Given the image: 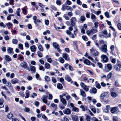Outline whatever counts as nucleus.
<instances>
[{
	"label": "nucleus",
	"mask_w": 121,
	"mask_h": 121,
	"mask_svg": "<svg viewBox=\"0 0 121 121\" xmlns=\"http://www.w3.org/2000/svg\"><path fill=\"white\" fill-rule=\"evenodd\" d=\"M97 32V29L95 28L94 27H92L91 29L89 30H88L86 31V33L87 35H89L91 34L93 35Z\"/></svg>",
	"instance_id": "nucleus-1"
},
{
	"label": "nucleus",
	"mask_w": 121,
	"mask_h": 121,
	"mask_svg": "<svg viewBox=\"0 0 121 121\" xmlns=\"http://www.w3.org/2000/svg\"><path fill=\"white\" fill-rule=\"evenodd\" d=\"M77 21V20L76 17H72L69 20L70 25L72 26H75Z\"/></svg>",
	"instance_id": "nucleus-2"
},
{
	"label": "nucleus",
	"mask_w": 121,
	"mask_h": 121,
	"mask_svg": "<svg viewBox=\"0 0 121 121\" xmlns=\"http://www.w3.org/2000/svg\"><path fill=\"white\" fill-rule=\"evenodd\" d=\"M107 47V44H104L102 45L100 48H99L102 51L106 53L108 51Z\"/></svg>",
	"instance_id": "nucleus-3"
},
{
	"label": "nucleus",
	"mask_w": 121,
	"mask_h": 121,
	"mask_svg": "<svg viewBox=\"0 0 121 121\" xmlns=\"http://www.w3.org/2000/svg\"><path fill=\"white\" fill-rule=\"evenodd\" d=\"M90 50L91 55L95 56H98L99 52L98 51L93 48L90 49Z\"/></svg>",
	"instance_id": "nucleus-4"
},
{
	"label": "nucleus",
	"mask_w": 121,
	"mask_h": 121,
	"mask_svg": "<svg viewBox=\"0 0 121 121\" xmlns=\"http://www.w3.org/2000/svg\"><path fill=\"white\" fill-rule=\"evenodd\" d=\"M102 33V34H103L105 37L106 38L110 37L111 36V34L110 33L108 34V32L107 30H103Z\"/></svg>",
	"instance_id": "nucleus-5"
},
{
	"label": "nucleus",
	"mask_w": 121,
	"mask_h": 121,
	"mask_svg": "<svg viewBox=\"0 0 121 121\" xmlns=\"http://www.w3.org/2000/svg\"><path fill=\"white\" fill-rule=\"evenodd\" d=\"M20 65L22 67L28 70L29 69V67L27 66L26 63L24 61H23L21 63Z\"/></svg>",
	"instance_id": "nucleus-6"
},
{
	"label": "nucleus",
	"mask_w": 121,
	"mask_h": 121,
	"mask_svg": "<svg viewBox=\"0 0 121 121\" xmlns=\"http://www.w3.org/2000/svg\"><path fill=\"white\" fill-rule=\"evenodd\" d=\"M63 113L65 114L69 115L71 113V110L68 108H66L63 111Z\"/></svg>",
	"instance_id": "nucleus-7"
},
{
	"label": "nucleus",
	"mask_w": 121,
	"mask_h": 121,
	"mask_svg": "<svg viewBox=\"0 0 121 121\" xmlns=\"http://www.w3.org/2000/svg\"><path fill=\"white\" fill-rule=\"evenodd\" d=\"M10 82L13 84L18 83L19 82L17 78H14L10 80Z\"/></svg>",
	"instance_id": "nucleus-8"
},
{
	"label": "nucleus",
	"mask_w": 121,
	"mask_h": 121,
	"mask_svg": "<svg viewBox=\"0 0 121 121\" xmlns=\"http://www.w3.org/2000/svg\"><path fill=\"white\" fill-rule=\"evenodd\" d=\"M101 58L102 59L101 60H108L109 59L106 55H102L101 56Z\"/></svg>",
	"instance_id": "nucleus-9"
},
{
	"label": "nucleus",
	"mask_w": 121,
	"mask_h": 121,
	"mask_svg": "<svg viewBox=\"0 0 121 121\" xmlns=\"http://www.w3.org/2000/svg\"><path fill=\"white\" fill-rule=\"evenodd\" d=\"M80 95H82L83 97H84L86 96V95L85 93L82 89H80Z\"/></svg>",
	"instance_id": "nucleus-10"
},
{
	"label": "nucleus",
	"mask_w": 121,
	"mask_h": 121,
	"mask_svg": "<svg viewBox=\"0 0 121 121\" xmlns=\"http://www.w3.org/2000/svg\"><path fill=\"white\" fill-rule=\"evenodd\" d=\"M47 96L45 95H43L42 97V100L43 101L45 104H46L47 102Z\"/></svg>",
	"instance_id": "nucleus-11"
},
{
	"label": "nucleus",
	"mask_w": 121,
	"mask_h": 121,
	"mask_svg": "<svg viewBox=\"0 0 121 121\" xmlns=\"http://www.w3.org/2000/svg\"><path fill=\"white\" fill-rule=\"evenodd\" d=\"M41 22L38 19H36V20H35L34 21V22L35 24L36 25V27H38L39 26V24Z\"/></svg>",
	"instance_id": "nucleus-12"
},
{
	"label": "nucleus",
	"mask_w": 121,
	"mask_h": 121,
	"mask_svg": "<svg viewBox=\"0 0 121 121\" xmlns=\"http://www.w3.org/2000/svg\"><path fill=\"white\" fill-rule=\"evenodd\" d=\"M97 91L96 89L94 87L92 88L89 91V92L90 93H93L95 94L96 93Z\"/></svg>",
	"instance_id": "nucleus-13"
},
{
	"label": "nucleus",
	"mask_w": 121,
	"mask_h": 121,
	"mask_svg": "<svg viewBox=\"0 0 121 121\" xmlns=\"http://www.w3.org/2000/svg\"><path fill=\"white\" fill-rule=\"evenodd\" d=\"M65 78L66 80L69 82L71 81V78L68 75H65Z\"/></svg>",
	"instance_id": "nucleus-14"
},
{
	"label": "nucleus",
	"mask_w": 121,
	"mask_h": 121,
	"mask_svg": "<svg viewBox=\"0 0 121 121\" xmlns=\"http://www.w3.org/2000/svg\"><path fill=\"white\" fill-rule=\"evenodd\" d=\"M60 100L63 105L65 106L66 105L67 102L65 98H62L60 99Z\"/></svg>",
	"instance_id": "nucleus-15"
},
{
	"label": "nucleus",
	"mask_w": 121,
	"mask_h": 121,
	"mask_svg": "<svg viewBox=\"0 0 121 121\" xmlns=\"http://www.w3.org/2000/svg\"><path fill=\"white\" fill-rule=\"evenodd\" d=\"M72 119L73 121H78V117L76 115H73L72 117Z\"/></svg>",
	"instance_id": "nucleus-16"
},
{
	"label": "nucleus",
	"mask_w": 121,
	"mask_h": 121,
	"mask_svg": "<svg viewBox=\"0 0 121 121\" xmlns=\"http://www.w3.org/2000/svg\"><path fill=\"white\" fill-rule=\"evenodd\" d=\"M4 102V100L3 99L1 98L0 99V108H3L4 107L3 104Z\"/></svg>",
	"instance_id": "nucleus-17"
},
{
	"label": "nucleus",
	"mask_w": 121,
	"mask_h": 121,
	"mask_svg": "<svg viewBox=\"0 0 121 121\" xmlns=\"http://www.w3.org/2000/svg\"><path fill=\"white\" fill-rule=\"evenodd\" d=\"M30 48L32 52H35L36 51V47L35 45H33L30 47Z\"/></svg>",
	"instance_id": "nucleus-18"
},
{
	"label": "nucleus",
	"mask_w": 121,
	"mask_h": 121,
	"mask_svg": "<svg viewBox=\"0 0 121 121\" xmlns=\"http://www.w3.org/2000/svg\"><path fill=\"white\" fill-rule=\"evenodd\" d=\"M7 51L9 53L11 54L13 52V48L10 47H9L7 49Z\"/></svg>",
	"instance_id": "nucleus-19"
},
{
	"label": "nucleus",
	"mask_w": 121,
	"mask_h": 121,
	"mask_svg": "<svg viewBox=\"0 0 121 121\" xmlns=\"http://www.w3.org/2000/svg\"><path fill=\"white\" fill-rule=\"evenodd\" d=\"M4 58L6 60H11V57L8 55H5Z\"/></svg>",
	"instance_id": "nucleus-20"
},
{
	"label": "nucleus",
	"mask_w": 121,
	"mask_h": 121,
	"mask_svg": "<svg viewBox=\"0 0 121 121\" xmlns=\"http://www.w3.org/2000/svg\"><path fill=\"white\" fill-rule=\"evenodd\" d=\"M63 56L65 60H69L68 58L69 56L66 53L63 54L62 55Z\"/></svg>",
	"instance_id": "nucleus-21"
},
{
	"label": "nucleus",
	"mask_w": 121,
	"mask_h": 121,
	"mask_svg": "<svg viewBox=\"0 0 121 121\" xmlns=\"http://www.w3.org/2000/svg\"><path fill=\"white\" fill-rule=\"evenodd\" d=\"M117 108L116 107L112 108L111 110V112L112 113H114L115 112L117 111Z\"/></svg>",
	"instance_id": "nucleus-22"
},
{
	"label": "nucleus",
	"mask_w": 121,
	"mask_h": 121,
	"mask_svg": "<svg viewBox=\"0 0 121 121\" xmlns=\"http://www.w3.org/2000/svg\"><path fill=\"white\" fill-rule=\"evenodd\" d=\"M89 87L86 85L84 86H83L82 88L86 92L88 91L89 88Z\"/></svg>",
	"instance_id": "nucleus-23"
},
{
	"label": "nucleus",
	"mask_w": 121,
	"mask_h": 121,
	"mask_svg": "<svg viewBox=\"0 0 121 121\" xmlns=\"http://www.w3.org/2000/svg\"><path fill=\"white\" fill-rule=\"evenodd\" d=\"M72 111L73 112H78L79 111V109L75 107H74L73 108H72Z\"/></svg>",
	"instance_id": "nucleus-24"
},
{
	"label": "nucleus",
	"mask_w": 121,
	"mask_h": 121,
	"mask_svg": "<svg viewBox=\"0 0 121 121\" xmlns=\"http://www.w3.org/2000/svg\"><path fill=\"white\" fill-rule=\"evenodd\" d=\"M13 117V115L12 113L10 112L9 113L7 116L8 118L9 119H11Z\"/></svg>",
	"instance_id": "nucleus-25"
},
{
	"label": "nucleus",
	"mask_w": 121,
	"mask_h": 121,
	"mask_svg": "<svg viewBox=\"0 0 121 121\" xmlns=\"http://www.w3.org/2000/svg\"><path fill=\"white\" fill-rule=\"evenodd\" d=\"M30 69L33 73H35L36 69L34 66H31L30 67Z\"/></svg>",
	"instance_id": "nucleus-26"
},
{
	"label": "nucleus",
	"mask_w": 121,
	"mask_h": 121,
	"mask_svg": "<svg viewBox=\"0 0 121 121\" xmlns=\"http://www.w3.org/2000/svg\"><path fill=\"white\" fill-rule=\"evenodd\" d=\"M53 45L54 48H56L60 47L59 46L56 42H54L53 43Z\"/></svg>",
	"instance_id": "nucleus-27"
},
{
	"label": "nucleus",
	"mask_w": 121,
	"mask_h": 121,
	"mask_svg": "<svg viewBox=\"0 0 121 121\" xmlns=\"http://www.w3.org/2000/svg\"><path fill=\"white\" fill-rule=\"evenodd\" d=\"M50 106L55 109H56L57 107V105L53 103H51Z\"/></svg>",
	"instance_id": "nucleus-28"
},
{
	"label": "nucleus",
	"mask_w": 121,
	"mask_h": 121,
	"mask_svg": "<svg viewBox=\"0 0 121 121\" xmlns=\"http://www.w3.org/2000/svg\"><path fill=\"white\" fill-rule=\"evenodd\" d=\"M21 11L20 9L18 8L17 9V10L16 11V13H15L16 14H17V16H20V13Z\"/></svg>",
	"instance_id": "nucleus-29"
},
{
	"label": "nucleus",
	"mask_w": 121,
	"mask_h": 121,
	"mask_svg": "<svg viewBox=\"0 0 121 121\" xmlns=\"http://www.w3.org/2000/svg\"><path fill=\"white\" fill-rule=\"evenodd\" d=\"M57 87L59 89H61L63 87L62 85L60 83H58L57 85Z\"/></svg>",
	"instance_id": "nucleus-30"
},
{
	"label": "nucleus",
	"mask_w": 121,
	"mask_h": 121,
	"mask_svg": "<svg viewBox=\"0 0 121 121\" xmlns=\"http://www.w3.org/2000/svg\"><path fill=\"white\" fill-rule=\"evenodd\" d=\"M26 95L25 97V98H27L29 96V91L28 90H27L26 91Z\"/></svg>",
	"instance_id": "nucleus-31"
},
{
	"label": "nucleus",
	"mask_w": 121,
	"mask_h": 121,
	"mask_svg": "<svg viewBox=\"0 0 121 121\" xmlns=\"http://www.w3.org/2000/svg\"><path fill=\"white\" fill-rule=\"evenodd\" d=\"M86 19V18L85 17L83 16H82L80 17V20L82 22H84Z\"/></svg>",
	"instance_id": "nucleus-32"
},
{
	"label": "nucleus",
	"mask_w": 121,
	"mask_h": 121,
	"mask_svg": "<svg viewBox=\"0 0 121 121\" xmlns=\"http://www.w3.org/2000/svg\"><path fill=\"white\" fill-rule=\"evenodd\" d=\"M5 84H6L8 87H11L12 85L11 83L9 81H7Z\"/></svg>",
	"instance_id": "nucleus-33"
},
{
	"label": "nucleus",
	"mask_w": 121,
	"mask_h": 121,
	"mask_svg": "<svg viewBox=\"0 0 121 121\" xmlns=\"http://www.w3.org/2000/svg\"><path fill=\"white\" fill-rule=\"evenodd\" d=\"M90 108L94 113H95L96 112V110L95 108L93 106H91L90 107Z\"/></svg>",
	"instance_id": "nucleus-34"
},
{
	"label": "nucleus",
	"mask_w": 121,
	"mask_h": 121,
	"mask_svg": "<svg viewBox=\"0 0 121 121\" xmlns=\"http://www.w3.org/2000/svg\"><path fill=\"white\" fill-rule=\"evenodd\" d=\"M66 6L65 4L62 5L61 10L63 11H65L66 9Z\"/></svg>",
	"instance_id": "nucleus-35"
},
{
	"label": "nucleus",
	"mask_w": 121,
	"mask_h": 121,
	"mask_svg": "<svg viewBox=\"0 0 121 121\" xmlns=\"http://www.w3.org/2000/svg\"><path fill=\"white\" fill-rule=\"evenodd\" d=\"M91 19L92 20H94L96 19V17L95 15L92 13L91 14Z\"/></svg>",
	"instance_id": "nucleus-36"
},
{
	"label": "nucleus",
	"mask_w": 121,
	"mask_h": 121,
	"mask_svg": "<svg viewBox=\"0 0 121 121\" xmlns=\"http://www.w3.org/2000/svg\"><path fill=\"white\" fill-rule=\"evenodd\" d=\"M44 78L46 82H48L50 81V78L49 77L46 76Z\"/></svg>",
	"instance_id": "nucleus-37"
},
{
	"label": "nucleus",
	"mask_w": 121,
	"mask_h": 121,
	"mask_svg": "<svg viewBox=\"0 0 121 121\" xmlns=\"http://www.w3.org/2000/svg\"><path fill=\"white\" fill-rule=\"evenodd\" d=\"M60 0H56V3L57 5H60L61 4V2Z\"/></svg>",
	"instance_id": "nucleus-38"
},
{
	"label": "nucleus",
	"mask_w": 121,
	"mask_h": 121,
	"mask_svg": "<svg viewBox=\"0 0 121 121\" xmlns=\"http://www.w3.org/2000/svg\"><path fill=\"white\" fill-rule=\"evenodd\" d=\"M106 96V95L104 93L102 94L100 96V99H103Z\"/></svg>",
	"instance_id": "nucleus-39"
},
{
	"label": "nucleus",
	"mask_w": 121,
	"mask_h": 121,
	"mask_svg": "<svg viewBox=\"0 0 121 121\" xmlns=\"http://www.w3.org/2000/svg\"><path fill=\"white\" fill-rule=\"evenodd\" d=\"M114 68L117 71H119L120 70V67L116 65L114 66Z\"/></svg>",
	"instance_id": "nucleus-40"
},
{
	"label": "nucleus",
	"mask_w": 121,
	"mask_h": 121,
	"mask_svg": "<svg viewBox=\"0 0 121 121\" xmlns=\"http://www.w3.org/2000/svg\"><path fill=\"white\" fill-rule=\"evenodd\" d=\"M110 105H107L106 106V111H104V112L108 113L109 112V110L110 108Z\"/></svg>",
	"instance_id": "nucleus-41"
},
{
	"label": "nucleus",
	"mask_w": 121,
	"mask_h": 121,
	"mask_svg": "<svg viewBox=\"0 0 121 121\" xmlns=\"http://www.w3.org/2000/svg\"><path fill=\"white\" fill-rule=\"evenodd\" d=\"M115 47L114 45H111L110 47V49L111 50V52L112 53V54L113 53V52L114 51V49Z\"/></svg>",
	"instance_id": "nucleus-42"
},
{
	"label": "nucleus",
	"mask_w": 121,
	"mask_h": 121,
	"mask_svg": "<svg viewBox=\"0 0 121 121\" xmlns=\"http://www.w3.org/2000/svg\"><path fill=\"white\" fill-rule=\"evenodd\" d=\"M50 67V64L47 63H46L45 64V67L46 69H48Z\"/></svg>",
	"instance_id": "nucleus-43"
},
{
	"label": "nucleus",
	"mask_w": 121,
	"mask_h": 121,
	"mask_svg": "<svg viewBox=\"0 0 121 121\" xmlns=\"http://www.w3.org/2000/svg\"><path fill=\"white\" fill-rule=\"evenodd\" d=\"M111 96L115 98L117 96V94L115 92H112L111 93Z\"/></svg>",
	"instance_id": "nucleus-44"
},
{
	"label": "nucleus",
	"mask_w": 121,
	"mask_h": 121,
	"mask_svg": "<svg viewBox=\"0 0 121 121\" xmlns=\"http://www.w3.org/2000/svg\"><path fill=\"white\" fill-rule=\"evenodd\" d=\"M63 17L66 20H69V17L66 14H64L63 15Z\"/></svg>",
	"instance_id": "nucleus-45"
},
{
	"label": "nucleus",
	"mask_w": 121,
	"mask_h": 121,
	"mask_svg": "<svg viewBox=\"0 0 121 121\" xmlns=\"http://www.w3.org/2000/svg\"><path fill=\"white\" fill-rule=\"evenodd\" d=\"M66 9L67 10H69L71 11H72L73 10L72 8L71 7L67 6H66Z\"/></svg>",
	"instance_id": "nucleus-46"
},
{
	"label": "nucleus",
	"mask_w": 121,
	"mask_h": 121,
	"mask_svg": "<svg viewBox=\"0 0 121 121\" xmlns=\"http://www.w3.org/2000/svg\"><path fill=\"white\" fill-rule=\"evenodd\" d=\"M107 67L108 69L110 70H111L112 69V66L110 64H108L107 65Z\"/></svg>",
	"instance_id": "nucleus-47"
},
{
	"label": "nucleus",
	"mask_w": 121,
	"mask_h": 121,
	"mask_svg": "<svg viewBox=\"0 0 121 121\" xmlns=\"http://www.w3.org/2000/svg\"><path fill=\"white\" fill-rule=\"evenodd\" d=\"M99 24V23L97 22H95L94 23V25H95V26L94 27H95V28L97 29L98 27V25Z\"/></svg>",
	"instance_id": "nucleus-48"
},
{
	"label": "nucleus",
	"mask_w": 121,
	"mask_h": 121,
	"mask_svg": "<svg viewBox=\"0 0 121 121\" xmlns=\"http://www.w3.org/2000/svg\"><path fill=\"white\" fill-rule=\"evenodd\" d=\"M38 48L40 51H43V48L41 45H39L38 47Z\"/></svg>",
	"instance_id": "nucleus-49"
},
{
	"label": "nucleus",
	"mask_w": 121,
	"mask_h": 121,
	"mask_svg": "<svg viewBox=\"0 0 121 121\" xmlns=\"http://www.w3.org/2000/svg\"><path fill=\"white\" fill-rule=\"evenodd\" d=\"M46 57L47 60H52L51 58L49 56L47 55L46 56Z\"/></svg>",
	"instance_id": "nucleus-50"
},
{
	"label": "nucleus",
	"mask_w": 121,
	"mask_h": 121,
	"mask_svg": "<svg viewBox=\"0 0 121 121\" xmlns=\"http://www.w3.org/2000/svg\"><path fill=\"white\" fill-rule=\"evenodd\" d=\"M17 40L16 39H13L12 40L13 43L14 44H16L17 43Z\"/></svg>",
	"instance_id": "nucleus-51"
},
{
	"label": "nucleus",
	"mask_w": 121,
	"mask_h": 121,
	"mask_svg": "<svg viewBox=\"0 0 121 121\" xmlns=\"http://www.w3.org/2000/svg\"><path fill=\"white\" fill-rule=\"evenodd\" d=\"M38 55L40 57H42V54L39 51H38L37 52Z\"/></svg>",
	"instance_id": "nucleus-52"
},
{
	"label": "nucleus",
	"mask_w": 121,
	"mask_h": 121,
	"mask_svg": "<svg viewBox=\"0 0 121 121\" xmlns=\"http://www.w3.org/2000/svg\"><path fill=\"white\" fill-rule=\"evenodd\" d=\"M39 69L40 70H42L43 71H44L45 69H44V68L42 66H39Z\"/></svg>",
	"instance_id": "nucleus-53"
},
{
	"label": "nucleus",
	"mask_w": 121,
	"mask_h": 121,
	"mask_svg": "<svg viewBox=\"0 0 121 121\" xmlns=\"http://www.w3.org/2000/svg\"><path fill=\"white\" fill-rule=\"evenodd\" d=\"M57 78V79L59 78V81L60 82H61L62 83H63L64 79L63 78H59L58 77Z\"/></svg>",
	"instance_id": "nucleus-54"
},
{
	"label": "nucleus",
	"mask_w": 121,
	"mask_h": 121,
	"mask_svg": "<svg viewBox=\"0 0 121 121\" xmlns=\"http://www.w3.org/2000/svg\"><path fill=\"white\" fill-rule=\"evenodd\" d=\"M68 5H71L72 4V2L69 0H67L65 2Z\"/></svg>",
	"instance_id": "nucleus-55"
},
{
	"label": "nucleus",
	"mask_w": 121,
	"mask_h": 121,
	"mask_svg": "<svg viewBox=\"0 0 121 121\" xmlns=\"http://www.w3.org/2000/svg\"><path fill=\"white\" fill-rule=\"evenodd\" d=\"M82 38L84 40L86 41L88 40L87 37L85 36H83L82 37Z\"/></svg>",
	"instance_id": "nucleus-56"
},
{
	"label": "nucleus",
	"mask_w": 121,
	"mask_h": 121,
	"mask_svg": "<svg viewBox=\"0 0 121 121\" xmlns=\"http://www.w3.org/2000/svg\"><path fill=\"white\" fill-rule=\"evenodd\" d=\"M117 65L118 66L121 68V62L120 61H117Z\"/></svg>",
	"instance_id": "nucleus-57"
},
{
	"label": "nucleus",
	"mask_w": 121,
	"mask_h": 121,
	"mask_svg": "<svg viewBox=\"0 0 121 121\" xmlns=\"http://www.w3.org/2000/svg\"><path fill=\"white\" fill-rule=\"evenodd\" d=\"M91 117L88 115H87L86 116V120L87 121H90Z\"/></svg>",
	"instance_id": "nucleus-58"
},
{
	"label": "nucleus",
	"mask_w": 121,
	"mask_h": 121,
	"mask_svg": "<svg viewBox=\"0 0 121 121\" xmlns=\"http://www.w3.org/2000/svg\"><path fill=\"white\" fill-rule=\"evenodd\" d=\"M84 63L88 65H89L90 64V61H83Z\"/></svg>",
	"instance_id": "nucleus-59"
},
{
	"label": "nucleus",
	"mask_w": 121,
	"mask_h": 121,
	"mask_svg": "<svg viewBox=\"0 0 121 121\" xmlns=\"http://www.w3.org/2000/svg\"><path fill=\"white\" fill-rule=\"evenodd\" d=\"M19 94L21 96L24 97L25 95L24 93L22 91H20L19 93Z\"/></svg>",
	"instance_id": "nucleus-60"
},
{
	"label": "nucleus",
	"mask_w": 121,
	"mask_h": 121,
	"mask_svg": "<svg viewBox=\"0 0 121 121\" xmlns=\"http://www.w3.org/2000/svg\"><path fill=\"white\" fill-rule=\"evenodd\" d=\"M52 81L54 83H55L56 82V80L55 78L53 77H52Z\"/></svg>",
	"instance_id": "nucleus-61"
},
{
	"label": "nucleus",
	"mask_w": 121,
	"mask_h": 121,
	"mask_svg": "<svg viewBox=\"0 0 121 121\" xmlns=\"http://www.w3.org/2000/svg\"><path fill=\"white\" fill-rule=\"evenodd\" d=\"M105 15L108 18H109L110 16L108 12H106L105 13Z\"/></svg>",
	"instance_id": "nucleus-62"
},
{
	"label": "nucleus",
	"mask_w": 121,
	"mask_h": 121,
	"mask_svg": "<svg viewBox=\"0 0 121 121\" xmlns=\"http://www.w3.org/2000/svg\"><path fill=\"white\" fill-rule=\"evenodd\" d=\"M76 2L78 4L80 5H81L82 3L80 0H77Z\"/></svg>",
	"instance_id": "nucleus-63"
},
{
	"label": "nucleus",
	"mask_w": 121,
	"mask_h": 121,
	"mask_svg": "<svg viewBox=\"0 0 121 121\" xmlns=\"http://www.w3.org/2000/svg\"><path fill=\"white\" fill-rule=\"evenodd\" d=\"M117 27L118 29L120 30H121V24L118 23L117 25Z\"/></svg>",
	"instance_id": "nucleus-64"
}]
</instances>
